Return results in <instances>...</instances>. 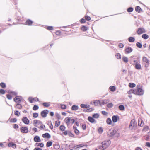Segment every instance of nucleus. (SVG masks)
<instances>
[{"instance_id": "nucleus-1", "label": "nucleus", "mask_w": 150, "mask_h": 150, "mask_svg": "<svg viewBox=\"0 0 150 150\" xmlns=\"http://www.w3.org/2000/svg\"><path fill=\"white\" fill-rule=\"evenodd\" d=\"M132 93L136 95H142L144 93V91L142 88L138 87L137 86V89H131L128 92V93L129 94H130Z\"/></svg>"}, {"instance_id": "nucleus-2", "label": "nucleus", "mask_w": 150, "mask_h": 150, "mask_svg": "<svg viewBox=\"0 0 150 150\" xmlns=\"http://www.w3.org/2000/svg\"><path fill=\"white\" fill-rule=\"evenodd\" d=\"M110 140H105L102 143V145L99 146V148L102 150H104L110 145Z\"/></svg>"}, {"instance_id": "nucleus-3", "label": "nucleus", "mask_w": 150, "mask_h": 150, "mask_svg": "<svg viewBox=\"0 0 150 150\" xmlns=\"http://www.w3.org/2000/svg\"><path fill=\"white\" fill-rule=\"evenodd\" d=\"M117 133V131L115 129L109 130L107 132V135L109 137H112Z\"/></svg>"}, {"instance_id": "nucleus-4", "label": "nucleus", "mask_w": 150, "mask_h": 150, "mask_svg": "<svg viewBox=\"0 0 150 150\" xmlns=\"http://www.w3.org/2000/svg\"><path fill=\"white\" fill-rule=\"evenodd\" d=\"M142 61L145 63V67L146 68L148 67L150 64V61L147 57L145 56H143L142 58Z\"/></svg>"}, {"instance_id": "nucleus-5", "label": "nucleus", "mask_w": 150, "mask_h": 150, "mask_svg": "<svg viewBox=\"0 0 150 150\" xmlns=\"http://www.w3.org/2000/svg\"><path fill=\"white\" fill-rule=\"evenodd\" d=\"M22 100H23L22 96H16L14 99V101L16 103H20Z\"/></svg>"}, {"instance_id": "nucleus-6", "label": "nucleus", "mask_w": 150, "mask_h": 150, "mask_svg": "<svg viewBox=\"0 0 150 150\" xmlns=\"http://www.w3.org/2000/svg\"><path fill=\"white\" fill-rule=\"evenodd\" d=\"M146 32V30L142 27L139 28L137 31V33L138 35H140Z\"/></svg>"}, {"instance_id": "nucleus-7", "label": "nucleus", "mask_w": 150, "mask_h": 150, "mask_svg": "<svg viewBox=\"0 0 150 150\" xmlns=\"http://www.w3.org/2000/svg\"><path fill=\"white\" fill-rule=\"evenodd\" d=\"M20 131L22 133H27L28 132V129L27 127H23L20 128Z\"/></svg>"}, {"instance_id": "nucleus-8", "label": "nucleus", "mask_w": 150, "mask_h": 150, "mask_svg": "<svg viewBox=\"0 0 150 150\" xmlns=\"http://www.w3.org/2000/svg\"><path fill=\"white\" fill-rule=\"evenodd\" d=\"M48 112L49 110H44L41 112V116L43 117H45L47 116Z\"/></svg>"}, {"instance_id": "nucleus-9", "label": "nucleus", "mask_w": 150, "mask_h": 150, "mask_svg": "<svg viewBox=\"0 0 150 150\" xmlns=\"http://www.w3.org/2000/svg\"><path fill=\"white\" fill-rule=\"evenodd\" d=\"M22 121L24 123L28 125L30 121L26 117H24L22 119Z\"/></svg>"}, {"instance_id": "nucleus-10", "label": "nucleus", "mask_w": 150, "mask_h": 150, "mask_svg": "<svg viewBox=\"0 0 150 150\" xmlns=\"http://www.w3.org/2000/svg\"><path fill=\"white\" fill-rule=\"evenodd\" d=\"M119 119V116L118 115H113L112 117V120L114 123L117 122Z\"/></svg>"}, {"instance_id": "nucleus-11", "label": "nucleus", "mask_w": 150, "mask_h": 150, "mask_svg": "<svg viewBox=\"0 0 150 150\" xmlns=\"http://www.w3.org/2000/svg\"><path fill=\"white\" fill-rule=\"evenodd\" d=\"M125 53L129 54L131 53L133 51V49L130 47H128L125 50Z\"/></svg>"}, {"instance_id": "nucleus-12", "label": "nucleus", "mask_w": 150, "mask_h": 150, "mask_svg": "<svg viewBox=\"0 0 150 150\" xmlns=\"http://www.w3.org/2000/svg\"><path fill=\"white\" fill-rule=\"evenodd\" d=\"M134 65L136 69L140 70L141 69V65L140 64L139 61L135 64Z\"/></svg>"}, {"instance_id": "nucleus-13", "label": "nucleus", "mask_w": 150, "mask_h": 150, "mask_svg": "<svg viewBox=\"0 0 150 150\" xmlns=\"http://www.w3.org/2000/svg\"><path fill=\"white\" fill-rule=\"evenodd\" d=\"M71 117H69L66 118L65 119L64 121L66 123L67 126H69L70 124V121Z\"/></svg>"}, {"instance_id": "nucleus-14", "label": "nucleus", "mask_w": 150, "mask_h": 150, "mask_svg": "<svg viewBox=\"0 0 150 150\" xmlns=\"http://www.w3.org/2000/svg\"><path fill=\"white\" fill-rule=\"evenodd\" d=\"M34 140L36 142H40L41 141L40 137L38 136H35L34 138Z\"/></svg>"}, {"instance_id": "nucleus-15", "label": "nucleus", "mask_w": 150, "mask_h": 150, "mask_svg": "<svg viewBox=\"0 0 150 150\" xmlns=\"http://www.w3.org/2000/svg\"><path fill=\"white\" fill-rule=\"evenodd\" d=\"M130 63L131 64H132L133 65H134L135 64L137 63L139 61H137V60H134L133 59H130Z\"/></svg>"}, {"instance_id": "nucleus-16", "label": "nucleus", "mask_w": 150, "mask_h": 150, "mask_svg": "<svg viewBox=\"0 0 150 150\" xmlns=\"http://www.w3.org/2000/svg\"><path fill=\"white\" fill-rule=\"evenodd\" d=\"M33 23V21L30 19H28L25 22L26 24L28 25H32Z\"/></svg>"}, {"instance_id": "nucleus-17", "label": "nucleus", "mask_w": 150, "mask_h": 150, "mask_svg": "<svg viewBox=\"0 0 150 150\" xmlns=\"http://www.w3.org/2000/svg\"><path fill=\"white\" fill-rule=\"evenodd\" d=\"M34 146L35 147L40 146L41 147H43L44 146V144L42 143H36L35 144Z\"/></svg>"}, {"instance_id": "nucleus-18", "label": "nucleus", "mask_w": 150, "mask_h": 150, "mask_svg": "<svg viewBox=\"0 0 150 150\" xmlns=\"http://www.w3.org/2000/svg\"><path fill=\"white\" fill-rule=\"evenodd\" d=\"M42 137L44 138H49L51 136L49 133H46L42 134Z\"/></svg>"}, {"instance_id": "nucleus-19", "label": "nucleus", "mask_w": 150, "mask_h": 150, "mask_svg": "<svg viewBox=\"0 0 150 150\" xmlns=\"http://www.w3.org/2000/svg\"><path fill=\"white\" fill-rule=\"evenodd\" d=\"M109 101L108 99H104L101 100V105H105L106 104L109 102Z\"/></svg>"}, {"instance_id": "nucleus-20", "label": "nucleus", "mask_w": 150, "mask_h": 150, "mask_svg": "<svg viewBox=\"0 0 150 150\" xmlns=\"http://www.w3.org/2000/svg\"><path fill=\"white\" fill-rule=\"evenodd\" d=\"M139 123L138 125L140 127H142L144 125V123L143 120H142L141 119L140 120L139 119Z\"/></svg>"}, {"instance_id": "nucleus-21", "label": "nucleus", "mask_w": 150, "mask_h": 150, "mask_svg": "<svg viewBox=\"0 0 150 150\" xmlns=\"http://www.w3.org/2000/svg\"><path fill=\"white\" fill-rule=\"evenodd\" d=\"M93 103L96 106L98 105V104L101 105V101L100 100H96L95 101H93Z\"/></svg>"}, {"instance_id": "nucleus-22", "label": "nucleus", "mask_w": 150, "mask_h": 150, "mask_svg": "<svg viewBox=\"0 0 150 150\" xmlns=\"http://www.w3.org/2000/svg\"><path fill=\"white\" fill-rule=\"evenodd\" d=\"M79 109V107L77 105H73L71 107V109L73 111H76Z\"/></svg>"}, {"instance_id": "nucleus-23", "label": "nucleus", "mask_w": 150, "mask_h": 150, "mask_svg": "<svg viewBox=\"0 0 150 150\" xmlns=\"http://www.w3.org/2000/svg\"><path fill=\"white\" fill-rule=\"evenodd\" d=\"M135 10L137 12L139 13H140L142 11L141 8L140 7V6H137L135 8Z\"/></svg>"}, {"instance_id": "nucleus-24", "label": "nucleus", "mask_w": 150, "mask_h": 150, "mask_svg": "<svg viewBox=\"0 0 150 150\" xmlns=\"http://www.w3.org/2000/svg\"><path fill=\"white\" fill-rule=\"evenodd\" d=\"M88 120L91 123H93L95 121V120L93 117L90 116L88 117Z\"/></svg>"}, {"instance_id": "nucleus-25", "label": "nucleus", "mask_w": 150, "mask_h": 150, "mask_svg": "<svg viewBox=\"0 0 150 150\" xmlns=\"http://www.w3.org/2000/svg\"><path fill=\"white\" fill-rule=\"evenodd\" d=\"M8 93H10L12 94V95L17 96L18 95V93L17 92L15 91H9Z\"/></svg>"}, {"instance_id": "nucleus-26", "label": "nucleus", "mask_w": 150, "mask_h": 150, "mask_svg": "<svg viewBox=\"0 0 150 150\" xmlns=\"http://www.w3.org/2000/svg\"><path fill=\"white\" fill-rule=\"evenodd\" d=\"M17 104L15 106L16 108L20 109L22 108V105L21 104H20V103H17Z\"/></svg>"}, {"instance_id": "nucleus-27", "label": "nucleus", "mask_w": 150, "mask_h": 150, "mask_svg": "<svg viewBox=\"0 0 150 150\" xmlns=\"http://www.w3.org/2000/svg\"><path fill=\"white\" fill-rule=\"evenodd\" d=\"M81 107L83 108H88L90 107V105H85L84 104H81Z\"/></svg>"}, {"instance_id": "nucleus-28", "label": "nucleus", "mask_w": 150, "mask_h": 150, "mask_svg": "<svg viewBox=\"0 0 150 150\" xmlns=\"http://www.w3.org/2000/svg\"><path fill=\"white\" fill-rule=\"evenodd\" d=\"M87 146V145H85L83 144H79L78 145L76 146H75V147H76V148H79L80 147H83L84 146H86V147Z\"/></svg>"}, {"instance_id": "nucleus-29", "label": "nucleus", "mask_w": 150, "mask_h": 150, "mask_svg": "<svg viewBox=\"0 0 150 150\" xmlns=\"http://www.w3.org/2000/svg\"><path fill=\"white\" fill-rule=\"evenodd\" d=\"M42 105L45 107H49L50 105V102H44L42 103Z\"/></svg>"}, {"instance_id": "nucleus-30", "label": "nucleus", "mask_w": 150, "mask_h": 150, "mask_svg": "<svg viewBox=\"0 0 150 150\" xmlns=\"http://www.w3.org/2000/svg\"><path fill=\"white\" fill-rule=\"evenodd\" d=\"M106 122L108 124L111 125L112 122L111 119L110 118H108L107 119Z\"/></svg>"}, {"instance_id": "nucleus-31", "label": "nucleus", "mask_w": 150, "mask_h": 150, "mask_svg": "<svg viewBox=\"0 0 150 150\" xmlns=\"http://www.w3.org/2000/svg\"><path fill=\"white\" fill-rule=\"evenodd\" d=\"M53 146L54 148L56 149H58L60 148V146L58 144H53Z\"/></svg>"}, {"instance_id": "nucleus-32", "label": "nucleus", "mask_w": 150, "mask_h": 150, "mask_svg": "<svg viewBox=\"0 0 150 150\" xmlns=\"http://www.w3.org/2000/svg\"><path fill=\"white\" fill-rule=\"evenodd\" d=\"M8 145L9 147H13V146H14L15 148H16V145L13 143H9Z\"/></svg>"}, {"instance_id": "nucleus-33", "label": "nucleus", "mask_w": 150, "mask_h": 150, "mask_svg": "<svg viewBox=\"0 0 150 150\" xmlns=\"http://www.w3.org/2000/svg\"><path fill=\"white\" fill-rule=\"evenodd\" d=\"M135 40L134 38L133 37H129L128 38L129 41L131 42H134Z\"/></svg>"}, {"instance_id": "nucleus-34", "label": "nucleus", "mask_w": 150, "mask_h": 150, "mask_svg": "<svg viewBox=\"0 0 150 150\" xmlns=\"http://www.w3.org/2000/svg\"><path fill=\"white\" fill-rule=\"evenodd\" d=\"M122 59L125 63H127L128 62V58L127 57L124 56L122 58Z\"/></svg>"}, {"instance_id": "nucleus-35", "label": "nucleus", "mask_w": 150, "mask_h": 150, "mask_svg": "<svg viewBox=\"0 0 150 150\" xmlns=\"http://www.w3.org/2000/svg\"><path fill=\"white\" fill-rule=\"evenodd\" d=\"M142 38H144V39H147L149 38V36L146 34H143L142 35Z\"/></svg>"}, {"instance_id": "nucleus-36", "label": "nucleus", "mask_w": 150, "mask_h": 150, "mask_svg": "<svg viewBox=\"0 0 150 150\" xmlns=\"http://www.w3.org/2000/svg\"><path fill=\"white\" fill-rule=\"evenodd\" d=\"M52 144V141H48L46 143V146L47 147H49Z\"/></svg>"}, {"instance_id": "nucleus-37", "label": "nucleus", "mask_w": 150, "mask_h": 150, "mask_svg": "<svg viewBox=\"0 0 150 150\" xmlns=\"http://www.w3.org/2000/svg\"><path fill=\"white\" fill-rule=\"evenodd\" d=\"M115 57L117 59H120L121 58V54L119 53H116Z\"/></svg>"}, {"instance_id": "nucleus-38", "label": "nucleus", "mask_w": 150, "mask_h": 150, "mask_svg": "<svg viewBox=\"0 0 150 150\" xmlns=\"http://www.w3.org/2000/svg\"><path fill=\"white\" fill-rule=\"evenodd\" d=\"M88 29V28L86 26H83L81 27V30L83 31H87Z\"/></svg>"}, {"instance_id": "nucleus-39", "label": "nucleus", "mask_w": 150, "mask_h": 150, "mask_svg": "<svg viewBox=\"0 0 150 150\" xmlns=\"http://www.w3.org/2000/svg\"><path fill=\"white\" fill-rule=\"evenodd\" d=\"M136 45L139 48H141L142 47V44L139 42H137L136 44Z\"/></svg>"}, {"instance_id": "nucleus-40", "label": "nucleus", "mask_w": 150, "mask_h": 150, "mask_svg": "<svg viewBox=\"0 0 150 150\" xmlns=\"http://www.w3.org/2000/svg\"><path fill=\"white\" fill-rule=\"evenodd\" d=\"M135 84L133 83H130L129 84V86L130 88H133L135 87Z\"/></svg>"}, {"instance_id": "nucleus-41", "label": "nucleus", "mask_w": 150, "mask_h": 150, "mask_svg": "<svg viewBox=\"0 0 150 150\" xmlns=\"http://www.w3.org/2000/svg\"><path fill=\"white\" fill-rule=\"evenodd\" d=\"M109 89L111 91H114L115 90L116 88L114 86H111L110 87Z\"/></svg>"}, {"instance_id": "nucleus-42", "label": "nucleus", "mask_w": 150, "mask_h": 150, "mask_svg": "<svg viewBox=\"0 0 150 150\" xmlns=\"http://www.w3.org/2000/svg\"><path fill=\"white\" fill-rule=\"evenodd\" d=\"M0 86L3 88H5L6 86V84L4 82H1L0 83Z\"/></svg>"}, {"instance_id": "nucleus-43", "label": "nucleus", "mask_w": 150, "mask_h": 150, "mask_svg": "<svg viewBox=\"0 0 150 150\" xmlns=\"http://www.w3.org/2000/svg\"><path fill=\"white\" fill-rule=\"evenodd\" d=\"M119 109L121 110H123L125 109V107L123 105H121L119 106Z\"/></svg>"}, {"instance_id": "nucleus-44", "label": "nucleus", "mask_w": 150, "mask_h": 150, "mask_svg": "<svg viewBox=\"0 0 150 150\" xmlns=\"http://www.w3.org/2000/svg\"><path fill=\"white\" fill-rule=\"evenodd\" d=\"M17 121V119L16 118H12L10 120V122L11 123H15Z\"/></svg>"}, {"instance_id": "nucleus-45", "label": "nucleus", "mask_w": 150, "mask_h": 150, "mask_svg": "<svg viewBox=\"0 0 150 150\" xmlns=\"http://www.w3.org/2000/svg\"><path fill=\"white\" fill-rule=\"evenodd\" d=\"M93 117L94 118H98L99 117V115L98 113L94 114L93 115Z\"/></svg>"}, {"instance_id": "nucleus-46", "label": "nucleus", "mask_w": 150, "mask_h": 150, "mask_svg": "<svg viewBox=\"0 0 150 150\" xmlns=\"http://www.w3.org/2000/svg\"><path fill=\"white\" fill-rule=\"evenodd\" d=\"M68 134L69 136L70 137H74V134L71 133V132L68 131Z\"/></svg>"}, {"instance_id": "nucleus-47", "label": "nucleus", "mask_w": 150, "mask_h": 150, "mask_svg": "<svg viewBox=\"0 0 150 150\" xmlns=\"http://www.w3.org/2000/svg\"><path fill=\"white\" fill-rule=\"evenodd\" d=\"M65 127L63 125L60 126L59 128L62 131H64L65 129Z\"/></svg>"}, {"instance_id": "nucleus-48", "label": "nucleus", "mask_w": 150, "mask_h": 150, "mask_svg": "<svg viewBox=\"0 0 150 150\" xmlns=\"http://www.w3.org/2000/svg\"><path fill=\"white\" fill-rule=\"evenodd\" d=\"M103 132V129L101 127H100L98 129V132L100 134H102Z\"/></svg>"}, {"instance_id": "nucleus-49", "label": "nucleus", "mask_w": 150, "mask_h": 150, "mask_svg": "<svg viewBox=\"0 0 150 150\" xmlns=\"http://www.w3.org/2000/svg\"><path fill=\"white\" fill-rule=\"evenodd\" d=\"M133 11V8L132 7H129L127 9V11L129 13L132 12Z\"/></svg>"}, {"instance_id": "nucleus-50", "label": "nucleus", "mask_w": 150, "mask_h": 150, "mask_svg": "<svg viewBox=\"0 0 150 150\" xmlns=\"http://www.w3.org/2000/svg\"><path fill=\"white\" fill-rule=\"evenodd\" d=\"M113 105L112 103H110L107 104V106L108 108H112Z\"/></svg>"}, {"instance_id": "nucleus-51", "label": "nucleus", "mask_w": 150, "mask_h": 150, "mask_svg": "<svg viewBox=\"0 0 150 150\" xmlns=\"http://www.w3.org/2000/svg\"><path fill=\"white\" fill-rule=\"evenodd\" d=\"M39 108V106L37 105H34L33 108V109L34 110H36Z\"/></svg>"}, {"instance_id": "nucleus-52", "label": "nucleus", "mask_w": 150, "mask_h": 150, "mask_svg": "<svg viewBox=\"0 0 150 150\" xmlns=\"http://www.w3.org/2000/svg\"><path fill=\"white\" fill-rule=\"evenodd\" d=\"M46 29L49 30H52L53 29V27L52 26H47L46 27Z\"/></svg>"}, {"instance_id": "nucleus-53", "label": "nucleus", "mask_w": 150, "mask_h": 150, "mask_svg": "<svg viewBox=\"0 0 150 150\" xmlns=\"http://www.w3.org/2000/svg\"><path fill=\"white\" fill-rule=\"evenodd\" d=\"M60 121H59L58 122L57 121H55V126L56 127L59 126L60 125Z\"/></svg>"}, {"instance_id": "nucleus-54", "label": "nucleus", "mask_w": 150, "mask_h": 150, "mask_svg": "<svg viewBox=\"0 0 150 150\" xmlns=\"http://www.w3.org/2000/svg\"><path fill=\"white\" fill-rule=\"evenodd\" d=\"M85 20L87 21H90L91 19V18L88 16H85Z\"/></svg>"}, {"instance_id": "nucleus-55", "label": "nucleus", "mask_w": 150, "mask_h": 150, "mask_svg": "<svg viewBox=\"0 0 150 150\" xmlns=\"http://www.w3.org/2000/svg\"><path fill=\"white\" fill-rule=\"evenodd\" d=\"M14 114L17 116H19L20 115V112L18 110H16L14 112Z\"/></svg>"}, {"instance_id": "nucleus-56", "label": "nucleus", "mask_w": 150, "mask_h": 150, "mask_svg": "<svg viewBox=\"0 0 150 150\" xmlns=\"http://www.w3.org/2000/svg\"><path fill=\"white\" fill-rule=\"evenodd\" d=\"M38 114L37 113H34L33 114V117L34 118H36L38 116Z\"/></svg>"}, {"instance_id": "nucleus-57", "label": "nucleus", "mask_w": 150, "mask_h": 150, "mask_svg": "<svg viewBox=\"0 0 150 150\" xmlns=\"http://www.w3.org/2000/svg\"><path fill=\"white\" fill-rule=\"evenodd\" d=\"M56 115L57 118L58 120H60L61 119V116L58 113H56Z\"/></svg>"}, {"instance_id": "nucleus-58", "label": "nucleus", "mask_w": 150, "mask_h": 150, "mask_svg": "<svg viewBox=\"0 0 150 150\" xmlns=\"http://www.w3.org/2000/svg\"><path fill=\"white\" fill-rule=\"evenodd\" d=\"M5 91L2 89H0V93L2 94H4L5 93Z\"/></svg>"}, {"instance_id": "nucleus-59", "label": "nucleus", "mask_w": 150, "mask_h": 150, "mask_svg": "<svg viewBox=\"0 0 150 150\" xmlns=\"http://www.w3.org/2000/svg\"><path fill=\"white\" fill-rule=\"evenodd\" d=\"M149 129V127L148 126H144V127L143 130L144 131H147Z\"/></svg>"}, {"instance_id": "nucleus-60", "label": "nucleus", "mask_w": 150, "mask_h": 150, "mask_svg": "<svg viewBox=\"0 0 150 150\" xmlns=\"http://www.w3.org/2000/svg\"><path fill=\"white\" fill-rule=\"evenodd\" d=\"M7 98L8 99L11 100L12 99V97L11 95L10 94H7L6 95Z\"/></svg>"}, {"instance_id": "nucleus-61", "label": "nucleus", "mask_w": 150, "mask_h": 150, "mask_svg": "<svg viewBox=\"0 0 150 150\" xmlns=\"http://www.w3.org/2000/svg\"><path fill=\"white\" fill-rule=\"evenodd\" d=\"M74 132L76 135H78L79 134V131L77 129H75L74 130Z\"/></svg>"}, {"instance_id": "nucleus-62", "label": "nucleus", "mask_w": 150, "mask_h": 150, "mask_svg": "<svg viewBox=\"0 0 150 150\" xmlns=\"http://www.w3.org/2000/svg\"><path fill=\"white\" fill-rule=\"evenodd\" d=\"M86 128V125L84 124H83L82 125V128L83 130H85Z\"/></svg>"}, {"instance_id": "nucleus-63", "label": "nucleus", "mask_w": 150, "mask_h": 150, "mask_svg": "<svg viewBox=\"0 0 150 150\" xmlns=\"http://www.w3.org/2000/svg\"><path fill=\"white\" fill-rule=\"evenodd\" d=\"M80 22L81 23H84L86 22L85 20L83 18H82L80 20Z\"/></svg>"}, {"instance_id": "nucleus-64", "label": "nucleus", "mask_w": 150, "mask_h": 150, "mask_svg": "<svg viewBox=\"0 0 150 150\" xmlns=\"http://www.w3.org/2000/svg\"><path fill=\"white\" fill-rule=\"evenodd\" d=\"M124 45L121 43H119L118 45L119 47L120 48H122L124 47Z\"/></svg>"}]
</instances>
